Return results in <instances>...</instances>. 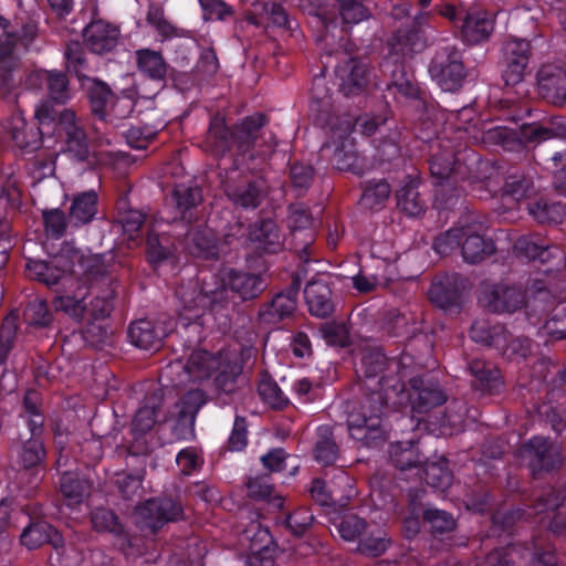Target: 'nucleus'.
Masks as SVG:
<instances>
[{"mask_svg": "<svg viewBox=\"0 0 566 566\" xmlns=\"http://www.w3.org/2000/svg\"><path fill=\"white\" fill-rule=\"evenodd\" d=\"M496 252L495 242L480 234L473 224L464 223L461 254L470 264H479Z\"/></svg>", "mask_w": 566, "mask_h": 566, "instance_id": "393cba45", "label": "nucleus"}, {"mask_svg": "<svg viewBox=\"0 0 566 566\" xmlns=\"http://www.w3.org/2000/svg\"><path fill=\"white\" fill-rule=\"evenodd\" d=\"M528 507L534 515L554 512L549 531L556 536H566V488L547 485L533 495Z\"/></svg>", "mask_w": 566, "mask_h": 566, "instance_id": "9d476101", "label": "nucleus"}, {"mask_svg": "<svg viewBox=\"0 0 566 566\" xmlns=\"http://www.w3.org/2000/svg\"><path fill=\"white\" fill-rule=\"evenodd\" d=\"M69 255H57L49 261L30 260L25 265L27 275L55 293H67L75 285V264Z\"/></svg>", "mask_w": 566, "mask_h": 566, "instance_id": "7ed1b4c3", "label": "nucleus"}, {"mask_svg": "<svg viewBox=\"0 0 566 566\" xmlns=\"http://www.w3.org/2000/svg\"><path fill=\"white\" fill-rule=\"evenodd\" d=\"M412 112V129L418 139L432 140L438 133V116L440 106L430 96L416 98L410 103Z\"/></svg>", "mask_w": 566, "mask_h": 566, "instance_id": "a211bd4d", "label": "nucleus"}, {"mask_svg": "<svg viewBox=\"0 0 566 566\" xmlns=\"http://www.w3.org/2000/svg\"><path fill=\"white\" fill-rule=\"evenodd\" d=\"M468 371L472 376V388L485 395H499L505 387L500 368L484 359L474 358L468 363Z\"/></svg>", "mask_w": 566, "mask_h": 566, "instance_id": "aec40b11", "label": "nucleus"}, {"mask_svg": "<svg viewBox=\"0 0 566 566\" xmlns=\"http://www.w3.org/2000/svg\"><path fill=\"white\" fill-rule=\"evenodd\" d=\"M336 528L343 539L354 542L366 534L368 523L357 514H346L340 517Z\"/></svg>", "mask_w": 566, "mask_h": 566, "instance_id": "0e129e2a", "label": "nucleus"}, {"mask_svg": "<svg viewBox=\"0 0 566 566\" xmlns=\"http://www.w3.org/2000/svg\"><path fill=\"white\" fill-rule=\"evenodd\" d=\"M269 118L264 113H254L232 125V149L237 156L251 151L260 139H263L262 129Z\"/></svg>", "mask_w": 566, "mask_h": 566, "instance_id": "dca6fc26", "label": "nucleus"}, {"mask_svg": "<svg viewBox=\"0 0 566 566\" xmlns=\"http://www.w3.org/2000/svg\"><path fill=\"white\" fill-rule=\"evenodd\" d=\"M533 192V180L520 170L507 174L502 187V196H510L520 201Z\"/></svg>", "mask_w": 566, "mask_h": 566, "instance_id": "864d4df0", "label": "nucleus"}, {"mask_svg": "<svg viewBox=\"0 0 566 566\" xmlns=\"http://www.w3.org/2000/svg\"><path fill=\"white\" fill-rule=\"evenodd\" d=\"M223 191L237 209L255 210L270 195V186L263 176L229 177L223 182Z\"/></svg>", "mask_w": 566, "mask_h": 566, "instance_id": "39448f33", "label": "nucleus"}, {"mask_svg": "<svg viewBox=\"0 0 566 566\" xmlns=\"http://www.w3.org/2000/svg\"><path fill=\"white\" fill-rule=\"evenodd\" d=\"M405 389L412 411L420 415L428 413L447 401L444 390L430 373L410 377Z\"/></svg>", "mask_w": 566, "mask_h": 566, "instance_id": "0eeeda50", "label": "nucleus"}, {"mask_svg": "<svg viewBox=\"0 0 566 566\" xmlns=\"http://www.w3.org/2000/svg\"><path fill=\"white\" fill-rule=\"evenodd\" d=\"M247 242L251 250L245 255V262L250 269H269L264 260L266 255H273L284 250V234L279 224L270 217H261L248 227Z\"/></svg>", "mask_w": 566, "mask_h": 566, "instance_id": "f03ea898", "label": "nucleus"}, {"mask_svg": "<svg viewBox=\"0 0 566 566\" xmlns=\"http://www.w3.org/2000/svg\"><path fill=\"white\" fill-rule=\"evenodd\" d=\"M502 54L504 62L502 78L505 86L522 83L533 54L531 41L527 38H506L502 45Z\"/></svg>", "mask_w": 566, "mask_h": 566, "instance_id": "6e6552de", "label": "nucleus"}, {"mask_svg": "<svg viewBox=\"0 0 566 566\" xmlns=\"http://www.w3.org/2000/svg\"><path fill=\"white\" fill-rule=\"evenodd\" d=\"M467 283L468 279L459 273L444 274L432 281L428 297L434 306L443 311H459Z\"/></svg>", "mask_w": 566, "mask_h": 566, "instance_id": "f8f14e48", "label": "nucleus"}, {"mask_svg": "<svg viewBox=\"0 0 566 566\" xmlns=\"http://www.w3.org/2000/svg\"><path fill=\"white\" fill-rule=\"evenodd\" d=\"M201 186L196 181L175 182L170 191V205L181 220L192 221L193 211L203 203Z\"/></svg>", "mask_w": 566, "mask_h": 566, "instance_id": "412c9836", "label": "nucleus"}, {"mask_svg": "<svg viewBox=\"0 0 566 566\" xmlns=\"http://www.w3.org/2000/svg\"><path fill=\"white\" fill-rule=\"evenodd\" d=\"M389 457L392 465L400 471L422 467L424 462L417 443L412 441L392 444L389 450Z\"/></svg>", "mask_w": 566, "mask_h": 566, "instance_id": "37998d69", "label": "nucleus"}, {"mask_svg": "<svg viewBox=\"0 0 566 566\" xmlns=\"http://www.w3.org/2000/svg\"><path fill=\"white\" fill-rule=\"evenodd\" d=\"M479 302L490 313H515L526 305V291L517 285L496 283L486 285Z\"/></svg>", "mask_w": 566, "mask_h": 566, "instance_id": "1a4fd4ad", "label": "nucleus"}, {"mask_svg": "<svg viewBox=\"0 0 566 566\" xmlns=\"http://www.w3.org/2000/svg\"><path fill=\"white\" fill-rule=\"evenodd\" d=\"M224 353H210L206 349L193 350L184 369L193 380L208 379L218 368L221 367V359Z\"/></svg>", "mask_w": 566, "mask_h": 566, "instance_id": "f704fd0d", "label": "nucleus"}, {"mask_svg": "<svg viewBox=\"0 0 566 566\" xmlns=\"http://www.w3.org/2000/svg\"><path fill=\"white\" fill-rule=\"evenodd\" d=\"M113 332L111 326L103 321H88L82 332L85 344L94 349H103L111 343Z\"/></svg>", "mask_w": 566, "mask_h": 566, "instance_id": "4d7b16f0", "label": "nucleus"}, {"mask_svg": "<svg viewBox=\"0 0 566 566\" xmlns=\"http://www.w3.org/2000/svg\"><path fill=\"white\" fill-rule=\"evenodd\" d=\"M494 138L505 149H522L528 145L536 146L542 142L556 136L553 128L544 127L538 123L524 124L518 129H495Z\"/></svg>", "mask_w": 566, "mask_h": 566, "instance_id": "4468645a", "label": "nucleus"}, {"mask_svg": "<svg viewBox=\"0 0 566 566\" xmlns=\"http://www.w3.org/2000/svg\"><path fill=\"white\" fill-rule=\"evenodd\" d=\"M463 30L467 34L490 35L495 32L494 15L484 11H475L467 15Z\"/></svg>", "mask_w": 566, "mask_h": 566, "instance_id": "e2e57ef3", "label": "nucleus"}, {"mask_svg": "<svg viewBox=\"0 0 566 566\" xmlns=\"http://www.w3.org/2000/svg\"><path fill=\"white\" fill-rule=\"evenodd\" d=\"M20 542L28 549H35L44 544H50L53 548L64 547L62 534L44 520L30 522L20 535Z\"/></svg>", "mask_w": 566, "mask_h": 566, "instance_id": "a878e982", "label": "nucleus"}, {"mask_svg": "<svg viewBox=\"0 0 566 566\" xmlns=\"http://www.w3.org/2000/svg\"><path fill=\"white\" fill-rule=\"evenodd\" d=\"M60 130L64 135L63 153L76 161L91 163V157L94 156L90 149L88 136L73 109L63 108Z\"/></svg>", "mask_w": 566, "mask_h": 566, "instance_id": "9b49d317", "label": "nucleus"}, {"mask_svg": "<svg viewBox=\"0 0 566 566\" xmlns=\"http://www.w3.org/2000/svg\"><path fill=\"white\" fill-rule=\"evenodd\" d=\"M429 169L437 185L463 180L470 172L464 158H461L460 154L449 146L440 147L430 156Z\"/></svg>", "mask_w": 566, "mask_h": 566, "instance_id": "ddd939ff", "label": "nucleus"}, {"mask_svg": "<svg viewBox=\"0 0 566 566\" xmlns=\"http://www.w3.org/2000/svg\"><path fill=\"white\" fill-rule=\"evenodd\" d=\"M137 66L140 72L155 81H164L167 75V64L160 52L140 49L136 52Z\"/></svg>", "mask_w": 566, "mask_h": 566, "instance_id": "de8ad7c7", "label": "nucleus"}, {"mask_svg": "<svg viewBox=\"0 0 566 566\" xmlns=\"http://www.w3.org/2000/svg\"><path fill=\"white\" fill-rule=\"evenodd\" d=\"M391 195V187L386 179H373L363 184L360 205L366 209L382 208Z\"/></svg>", "mask_w": 566, "mask_h": 566, "instance_id": "49530a36", "label": "nucleus"}, {"mask_svg": "<svg viewBox=\"0 0 566 566\" xmlns=\"http://www.w3.org/2000/svg\"><path fill=\"white\" fill-rule=\"evenodd\" d=\"M391 546V538L385 532L370 533L359 539L356 552L367 557H379Z\"/></svg>", "mask_w": 566, "mask_h": 566, "instance_id": "680f3d73", "label": "nucleus"}, {"mask_svg": "<svg viewBox=\"0 0 566 566\" xmlns=\"http://www.w3.org/2000/svg\"><path fill=\"white\" fill-rule=\"evenodd\" d=\"M432 76L443 91L459 90L465 78L464 65L455 56V51L449 53L448 62L439 67L431 69Z\"/></svg>", "mask_w": 566, "mask_h": 566, "instance_id": "58836bf2", "label": "nucleus"}, {"mask_svg": "<svg viewBox=\"0 0 566 566\" xmlns=\"http://www.w3.org/2000/svg\"><path fill=\"white\" fill-rule=\"evenodd\" d=\"M128 337L136 347L149 350H157L161 347L164 331L158 328L151 321L138 319L130 324Z\"/></svg>", "mask_w": 566, "mask_h": 566, "instance_id": "4c0bfd02", "label": "nucleus"}, {"mask_svg": "<svg viewBox=\"0 0 566 566\" xmlns=\"http://www.w3.org/2000/svg\"><path fill=\"white\" fill-rule=\"evenodd\" d=\"M243 371V360L238 355L224 354L221 359V367L214 371L213 385L217 391L227 395L238 389V379Z\"/></svg>", "mask_w": 566, "mask_h": 566, "instance_id": "c9c22d12", "label": "nucleus"}, {"mask_svg": "<svg viewBox=\"0 0 566 566\" xmlns=\"http://www.w3.org/2000/svg\"><path fill=\"white\" fill-rule=\"evenodd\" d=\"M497 350L509 360H525L533 352V340L526 336H513L505 329V340Z\"/></svg>", "mask_w": 566, "mask_h": 566, "instance_id": "603ef678", "label": "nucleus"}, {"mask_svg": "<svg viewBox=\"0 0 566 566\" xmlns=\"http://www.w3.org/2000/svg\"><path fill=\"white\" fill-rule=\"evenodd\" d=\"M119 282L117 279H106L103 285H97L90 290L93 295L88 315L91 319L104 321L111 316L114 311V301L117 296Z\"/></svg>", "mask_w": 566, "mask_h": 566, "instance_id": "7c9ffc66", "label": "nucleus"}, {"mask_svg": "<svg viewBox=\"0 0 566 566\" xmlns=\"http://www.w3.org/2000/svg\"><path fill=\"white\" fill-rule=\"evenodd\" d=\"M536 80L538 94L543 99L555 106L566 103V67L545 63L537 71Z\"/></svg>", "mask_w": 566, "mask_h": 566, "instance_id": "2eb2a0df", "label": "nucleus"}, {"mask_svg": "<svg viewBox=\"0 0 566 566\" xmlns=\"http://www.w3.org/2000/svg\"><path fill=\"white\" fill-rule=\"evenodd\" d=\"M499 554L505 566H528L531 556V544L511 543L505 547L493 549Z\"/></svg>", "mask_w": 566, "mask_h": 566, "instance_id": "052dcab7", "label": "nucleus"}, {"mask_svg": "<svg viewBox=\"0 0 566 566\" xmlns=\"http://www.w3.org/2000/svg\"><path fill=\"white\" fill-rule=\"evenodd\" d=\"M81 84L85 90L91 115L103 123H108L107 105L112 104L115 97L109 85L97 77L88 76Z\"/></svg>", "mask_w": 566, "mask_h": 566, "instance_id": "bb28decb", "label": "nucleus"}, {"mask_svg": "<svg viewBox=\"0 0 566 566\" xmlns=\"http://www.w3.org/2000/svg\"><path fill=\"white\" fill-rule=\"evenodd\" d=\"M297 308V301L289 294L280 292L270 302L263 303L258 311L260 323L276 325L285 318L291 317Z\"/></svg>", "mask_w": 566, "mask_h": 566, "instance_id": "473e14b6", "label": "nucleus"}, {"mask_svg": "<svg viewBox=\"0 0 566 566\" xmlns=\"http://www.w3.org/2000/svg\"><path fill=\"white\" fill-rule=\"evenodd\" d=\"M69 258H71L70 264H75L74 261L77 262V265H75L77 270L75 273V283L77 282V277L82 276L90 285V290L95 289L97 285H103L106 279H116L107 271L102 255H84L80 251L73 250Z\"/></svg>", "mask_w": 566, "mask_h": 566, "instance_id": "b1692460", "label": "nucleus"}, {"mask_svg": "<svg viewBox=\"0 0 566 566\" xmlns=\"http://www.w3.org/2000/svg\"><path fill=\"white\" fill-rule=\"evenodd\" d=\"M530 212L539 223L558 224L563 221L565 209L560 203H548L541 199L530 206Z\"/></svg>", "mask_w": 566, "mask_h": 566, "instance_id": "69168bd1", "label": "nucleus"}, {"mask_svg": "<svg viewBox=\"0 0 566 566\" xmlns=\"http://www.w3.org/2000/svg\"><path fill=\"white\" fill-rule=\"evenodd\" d=\"M4 130L14 145L22 150L33 151L42 146L41 128L29 125L21 112L13 113L7 119Z\"/></svg>", "mask_w": 566, "mask_h": 566, "instance_id": "5701e85b", "label": "nucleus"}, {"mask_svg": "<svg viewBox=\"0 0 566 566\" xmlns=\"http://www.w3.org/2000/svg\"><path fill=\"white\" fill-rule=\"evenodd\" d=\"M90 520L94 531L113 534L120 542L122 549L133 547L130 534L113 510L103 506L95 507L90 513Z\"/></svg>", "mask_w": 566, "mask_h": 566, "instance_id": "c85d7f7f", "label": "nucleus"}, {"mask_svg": "<svg viewBox=\"0 0 566 566\" xmlns=\"http://www.w3.org/2000/svg\"><path fill=\"white\" fill-rule=\"evenodd\" d=\"M382 380L384 378L380 377L375 388L364 382L360 387L361 396L348 399L344 405V413L352 437L367 448H377L387 440L381 418L389 406Z\"/></svg>", "mask_w": 566, "mask_h": 566, "instance_id": "f257e3e1", "label": "nucleus"}, {"mask_svg": "<svg viewBox=\"0 0 566 566\" xmlns=\"http://www.w3.org/2000/svg\"><path fill=\"white\" fill-rule=\"evenodd\" d=\"M420 38H388L386 46L388 49V56L392 57L395 62L412 57L418 51L424 46V42L419 43Z\"/></svg>", "mask_w": 566, "mask_h": 566, "instance_id": "13d9d810", "label": "nucleus"}, {"mask_svg": "<svg viewBox=\"0 0 566 566\" xmlns=\"http://www.w3.org/2000/svg\"><path fill=\"white\" fill-rule=\"evenodd\" d=\"M140 528L157 534L166 524L184 518L181 502L171 496H159L147 500L136 507Z\"/></svg>", "mask_w": 566, "mask_h": 566, "instance_id": "423d86ee", "label": "nucleus"}, {"mask_svg": "<svg viewBox=\"0 0 566 566\" xmlns=\"http://www.w3.org/2000/svg\"><path fill=\"white\" fill-rule=\"evenodd\" d=\"M232 126L229 127L226 118L216 114L210 118L208 130L203 139L206 150L216 156H224L232 149Z\"/></svg>", "mask_w": 566, "mask_h": 566, "instance_id": "c756f323", "label": "nucleus"}, {"mask_svg": "<svg viewBox=\"0 0 566 566\" xmlns=\"http://www.w3.org/2000/svg\"><path fill=\"white\" fill-rule=\"evenodd\" d=\"M313 452L315 460L325 467L335 464L339 458V447L329 427L318 429V438Z\"/></svg>", "mask_w": 566, "mask_h": 566, "instance_id": "09e8293b", "label": "nucleus"}, {"mask_svg": "<svg viewBox=\"0 0 566 566\" xmlns=\"http://www.w3.org/2000/svg\"><path fill=\"white\" fill-rule=\"evenodd\" d=\"M333 163L340 171L358 172L361 169L359 164V153L356 144L349 135L339 136V144L333 154Z\"/></svg>", "mask_w": 566, "mask_h": 566, "instance_id": "c03bdc74", "label": "nucleus"}, {"mask_svg": "<svg viewBox=\"0 0 566 566\" xmlns=\"http://www.w3.org/2000/svg\"><path fill=\"white\" fill-rule=\"evenodd\" d=\"M420 181L407 177L405 184L396 190L397 208L408 217H419L427 209V200L419 191Z\"/></svg>", "mask_w": 566, "mask_h": 566, "instance_id": "2f4dec72", "label": "nucleus"}, {"mask_svg": "<svg viewBox=\"0 0 566 566\" xmlns=\"http://www.w3.org/2000/svg\"><path fill=\"white\" fill-rule=\"evenodd\" d=\"M231 290L228 286L227 277L223 279L214 289H209L205 283L199 292V303L193 301V304H189V308L198 307L201 305L202 307H208L212 312H220L227 308L231 302L230 296Z\"/></svg>", "mask_w": 566, "mask_h": 566, "instance_id": "a19ab883", "label": "nucleus"}, {"mask_svg": "<svg viewBox=\"0 0 566 566\" xmlns=\"http://www.w3.org/2000/svg\"><path fill=\"white\" fill-rule=\"evenodd\" d=\"M98 195L94 190L75 195L69 208L71 227L80 228L93 221L97 214Z\"/></svg>", "mask_w": 566, "mask_h": 566, "instance_id": "72a5a7b5", "label": "nucleus"}, {"mask_svg": "<svg viewBox=\"0 0 566 566\" xmlns=\"http://www.w3.org/2000/svg\"><path fill=\"white\" fill-rule=\"evenodd\" d=\"M314 515L308 507H298L285 515L283 525L293 535L301 537L313 525Z\"/></svg>", "mask_w": 566, "mask_h": 566, "instance_id": "774afa93", "label": "nucleus"}, {"mask_svg": "<svg viewBox=\"0 0 566 566\" xmlns=\"http://www.w3.org/2000/svg\"><path fill=\"white\" fill-rule=\"evenodd\" d=\"M518 453L534 479L558 470L564 462L560 443L542 436L532 437L522 443Z\"/></svg>", "mask_w": 566, "mask_h": 566, "instance_id": "20e7f679", "label": "nucleus"}, {"mask_svg": "<svg viewBox=\"0 0 566 566\" xmlns=\"http://www.w3.org/2000/svg\"><path fill=\"white\" fill-rule=\"evenodd\" d=\"M470 337L476 344L497 349L505 340V327L490 325L485 321H475L471 325Z\"/></svg>", "mask_w": 566, "mask_h": 566, "instance_id": "a18cd8bd", "label": "nucleus"}, {"mask_svg": "<svg viewBox=\"0 0 566 566\" xmlns=\"http://www.w3.org/2000/svg\"><path fill=\"white\" fill-rule=\"evenodd\" d=\"M304 297L311 315L327 318L335 311L333 293L329 285L323 280H312L304 289Z\"/></svg>", "mask_w": 566, "mask_h": 566, "instance_id": "cd10ccee", "label": "nucleus"}, {"mask_svg": "<svg viewBox=\"0 0 566 566\" xmlns=\"http://www.w3.org/2000/svg\"><path fill=\"white\" fill-rule=\"evenodd\" d=\"M207 396L201 389H191L184 394L175 403V427L174 431L179 438L193 436L196 416L199 409L206 403Z\"/></svg>", "mask_w": 566, "mask_h": 566, "instance_id": "f3484780", "label": "nucleus"}, {"mask_svg": "<svg viewBox=\"0 0 566 566\" xmlns=\"http://www.w3.org/2000/svg\"><path fill=\"white\" fill-rule=\"evenodd\" d=\"M422 522L433 536L450 534L458 526L457 518L451 513L437 507L426 510Z\"/></svg>", "mask_w": 566, "mask_h": 566, "instance_id": "3c124183", "label": "nucleus"}, {"mask_svg": "<svg viewBox=\"0 0 566 566\" xmlns=\"http://www.w3.org/2000/svg\"><path fill=\"white\" fill-rule=\"evenodd\" d=\"M32 78L45 80L48 97L53 98L59 105L66 104L71 98L70 81L66 73L38 70V73Z\"/></svg>", "mask_w": 566, "mask_h": 566, "instance_id": "79ce46f5", "label": "nucleus"}, {"mask_svg": "<svg viewBox=\"0 0 566 566\" xmlns=\"http://www.w3.org/2000/svg\"><path fill=\"white\" fill-rule=\"evenodd\" d=\"M528 566H558V557L553 544L538 536L531 542Z\"/></svg>", "mask_w": 566, "mask_h": 566, "instance_id": "5fc2aeb1", "label": "nucleus"}, {"mask_svg": "<svg viewBox=\"0 0 566 566\" xmlns=\"http://www.w3.org/2000/svg\"><path fill=\"white\" fill-rule=\"evenodd\" d=\"M164 394L156 389L145 397V403L135 413L132 420V432L148 433L157 422V412L163 407Z\"/></svg>", "mask_w": 566, "mask_h": 566, "instance_id": "e433bc0d", "label": "nucleus"}, {"mask_svg": "<svg viewBox=\"0 0 566 566\" xmlns=\"http://www.w3.org/2000/svg\"><path fill=\"white\" fill-rule=\"evenodd\" d=\"M185 250L191 256L205 261H217L220 255L214 232L205 226H196L187 231Z\"/></svg>", "mask_w": 566, "mask_h": 566, "instance_id": "4be33fe9", "label": "nucleus"}, {"mask_svg": "<svg viewBox=\"0 0 566 566\" xmlns=\"http://www.w3.org/2000/svg\"><path fill=\"white\" fill-rule=\"evenodd\" d=\"M40 394L34 389L25 391L23 397V407L27 413L31 416L29 427L32 436H41L43 430V416L39 409Z\"/></svg>", "mask_w": 566, "mask_h": 566, "instance_id": "338daca9", "label": "nucleus"}, {"mask_svg": "<svg viewBox=\"0 0 566 566\" xmlns=\"http://www.w3.org/2000/svg\"><path fill=\"white\" fill-rule=\"evenodd\" d=\"M424 480L428 485L440 491L447 490L453 481V474L447 462H423Z\"/></svg>", "mask_w": 566, "mask_h": 566, "instance_id": "6e6d98bb", "label": "nucleus"}, {"mask_svg": "<svg viewBox=\"0 0 566 566\" xmlns=\"http://www.w3.org/2000/svg\"><path fill=\"white\" fill-rule=\"evenodd\" d=\"M39 437L31 434V438L21 446L19 462L24 470L44 468L46 450Z\"/></svg>", "mask_w": 566, "mask_h": 566, "instance_id": "8fccbe9b", "label": "nucleus"}, {"mask_svg": "<svg viewBox=\"0 0 566 566\" xmlns=\"http://www.w3.org/2000/svg\"><path fill=\"white\" fill-rule=\"evenodd\" d=\"M315 168L311 164L294 161L290 164V181L297 196H303L315 179Z\"/></svg>", "mask_w": 566, "mask_h": 566, "instance_id": "bf43d9fd", "label": "nucleus"}, {"mask_svg": "<svg viewBox=\"0 0 566 566\" xmlns=\"http://www.w3.org/2000/svg\"><path fill=\"white\" fill-rule=\"evenodd\" d=\"M92 483L88 479L80 476L74 471L61 473L59 480V492L69 505L81 504L90 495Z\"/></svg>", "mask_w": 566, "mask_h": 566, "instance_id": "ea45409f", "label": "nucleus"}, {"mask_svg": "<svg viewBox=\"0 0 566 566\" xmlns=\"http://www.w3.org/2000/svg\"><path fill=\"white\" fill-rule=\"evenodd\" d=\"M227 280L231 293L242 303L256 301L269 285L262 273H252L239 269H230L227 272Z\"/></svg>", "mask_w": 566, "mask_h": 566, "instance_id": "6ab92c4d", "label": "nucleus"}]
</instances>
